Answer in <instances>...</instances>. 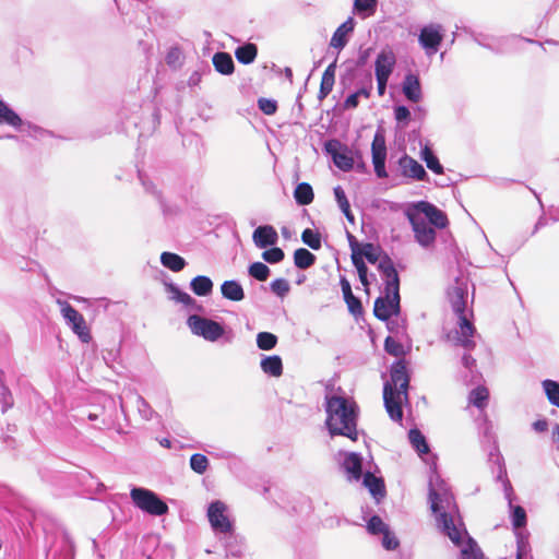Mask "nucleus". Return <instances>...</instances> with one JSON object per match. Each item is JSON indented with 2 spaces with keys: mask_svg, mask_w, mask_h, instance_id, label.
Here are the masks:
<instances>
[{
  "mask_svg": "<svg viewBox=\"0 0 559 559\" xmlns=\"http://www.w3.org/2000/svg\"><path fill=\"white\" fill-rule=\"evenodd\" d=\"M429 501L432 512L437 515L438 526L454 545L461 547L463 558L484 559L476 543L467 535L449 487L435 471L429 477Z\"/></svg>",
  "mask_w": 559,
  "mask_h": 559,
  "instance_id": "1",
  "label": "nucleus"
},
{
  "mask_svg": "<svg viewBox=\"0 0 559 559\" xmlns=\"http://www.w3.org/2000/svg\"><path fill=\"white\" fill-rule=\"evenodd\" d=\"M325 411V425L331 436L357 440V406L354 402L344 396H326Z\"/></svg>",
  "mask_w": 559,
  "mask_h": 559,
  "instance_id": "2",
  "label": "nucleus"
},
{
  "mask_svg": "<svg viewBox=\"0 0 559 559\" xmlns=\"http://www.w3.org/2000/svg\"><path fill=\"white\" fill-rule=\"evenodd\" d=\"M468 296V282L465 277L456 278L454 284L448 290V297L452 306L453 312L457 316V325L453 334V341L456 345L472 349L475 342L472 336L475 333V328L468 318L466 310Z\"/></svg>",
  "mask_w": 559,
  "mask_h": 559,
  "instance_id": "3",
  "label": "nucleus"
},
{
  "mask_svg": "<svg viewBox=\"0 0 559 559\" xmlns=\"http://www.w3.org/2000/svg\"><path fill=\"white\" fill-rule=\"evenodd\" d=\"M378 269L385 283V296L376 299L373 312L378 319L385 321L400 311V280L390 259L380 260Z\"/></svg>",
  "mask_w": 559,
  "mask_h": 559,
  "instance_id": "4",
  "label": "nucleus"
},
{
  "mask_svg": "<svg viewBox=\"0 0 559 559\" xmlns=\"http://www.w3.org/2000/svg\"><path fill=\"white\" fill-rule=\"evenodd\" d=\"M408 383L406 367L402 362L394 364L391 369V381L383 388L384 406L394 421H401L403 418L402 405L407 402Z\"/></svg>",
  "mask_w": 559,
  "mask_h": 559,
  "instance_id": "5",
  "label": "nucleus"
},
{
  "mask_svg": "<svg viewBox=\"0 0 559 559\" xmlns=\"http://www.w3.org/2000/svg\"><path fill=\"white\" fill-rule=\"evenodd\" d=\"M130 496L133 503L148 514L163 515L168 512L167 504L148 489L134 487L131 489Z\"/></svg>",
  "mask_w": 559,
  "mask_h": 559,
  "instance_id": "6",
  "label": "nucleus"
},
{
  "mask_svg": "<svg viewBox=\"0 0 559 559\" xmlns=\"http://www.w3.org/2000/svg\"><path fill=\"white\" fill-rule=\"evenodd\" d=\"M56 302L60 307V312L66 320V323L71 328L73 333H75L83 343H88L92 340V336L84 317L68 301L57 299Z\"/></svg>",
  "mask_w": 559,
  "mask_h": 559,
  "instance_id": "7",
  "label": "nucleus"
},
{
  "mask_svg": "<svg viewBox=\"0 0 559 559\" xmlns=\"http://www.w3.org/2000/svg\"><path fill=\"white\" fill-rule=\"evenodd\" d=\"M191 332L204 340L215 342L224 335V328L216 321L197 314L190 316L187 321Z\"/></svg>",
  "mask_w": 559,
  "mask_h": 559,
  "instance_id": "8",
  "label": "nucleus"
},
{
  "mask_svg": "<svg viewBox=\"0 0 559 559\" xmlns=\"http://www.w3.org/2000/svg\"><path fill=\"white\" fill-rule=\"evenodd\" d=\"M406 216L412 225L417 242L423 247H429L436 240V230L431 227L420 213L409 207Z\"/></svg>",
  "mask_w": 559,
  "mask_h": 559,
  "instance_id": "9",
  "label": "nucleus"
},
{
  "mask_svg": "<svg viewBox=\"0 0 559 559\" xmlns=\"http://www.w3.org/2000/svg\"><path fill=\"white\" fill-rule=\"evenodd\" d=\"M207 518L212 528L219 533H230L233 531V522L227 514V506L216 500L209 506Z\"/></svg>",
  "mask_w": 559,
  "mask_h": 559,
  "instance_id": "10",
  "label": "nucleus"
},
{
  "mask_svg": "<svg viewBox=\"0 0 559 559\" xmlns=\"http://www.w3.org/2000/svg\"><path fill=\"white\" fill-rule=\"evenodd\" d=\"M324 148L331 155L336 167L343 171H348L354 166L352 151L337 140H330L324 144Z\"/></svg>",
  "mask_w": 559,
  "mask_h": 559,
  "instance_id": "11",
  "label": "nucleus"
},
{
  "mask_svg": "<svg viewBox=\"0 0 559 559\" xmlns=\"http://www.w3.org/2000/svg\"><path fill=\"white\" fill-rule=\"evenodd\" d=\"M442 40L443 27L440 24H429L424 26L418 36V41L428 56L438 51Z\"/></svg>",
  "mask_w": 559,
  "mask_h": 559,
  "instance_id": "12",
  "label": "nucleus"
},
{
  "mask_svg": "<svg viewBox=\"0 0 559 559\" xmlns=\"http://www.w3.org/2000/svg\"><path fill=\"white\" fill-rule=\"evenodd\" d=\"M372 164L374 173L379 178H386L388 173L385 170L386 159V145L385 138L381 130H378L373 136L371 144Z\"/></svg>",
  "mask_w": 559,
  "mask_h": 559,
  "instance_id": "13",
  "label": "nucleus"
},
{
  "mask_svg": "<svg viewBox=\"0 0 559 559\" xmlns=\"http://www.w3.org/2000/svg\"><path fill=\"white\" fill-rule=\"evenodd\" d=\"M415 212L420 213L425 219L437 228H444L448 225L447 215L433 204L419 201L411 206Z\"/></svg>",
  "mask_w": 559,
  "mask_h": 559,
  "instance_id": "14",
  "label": "nucleus"
},
{
  "mask_svg": "<svg viewBox=\"0 0 559 559\" xmlns=\"http://www.w3.org/2000/svg\"><path fill=\"white\" fill-rule=\"evenodd\" d=\"M396 58L391 49H383L374 62L376 78L389 79L394 70Z\"/></svg>",
  "mask_w": 559,
  "mask_h": 559,
  "instance_id": "15",
  "label": "nucleus"
},
{
  "mask_svg": "<svg viewBox=\"0 0 559 559\" xmlns=\"http://www.w3.org/2000/svg\"><path fill=\"white\" fill-rule=\"evenodd\" d=\"M252 239L258 248L264 249L274 246L278 241V235L273 226L264 225L253 231Z\"/></svg>",
  "mask_w": 559,
  "mask_h": 559,
  "instance_id": "16",
  "label": "nucleus"
},
{
  "mask_svg": "<svg viewBox=\"0 0 559 559\" xmlns=\"http://www.w3.org/2000/svg\"><path fill=\"white\" fill-rule=\"evenodd\" d=\"M400 167L404 176L414 178L417 180H424L427 177V173L424 167L414 158L409 156H403L400 158Z\"/></svg>",
  "mask_w": 559,
  "mask_h": 559,
  "instance_id": "17",
  "label": "nucleus"
},
{
  "mask_svg": "<svg viewBox=\"0 0 559 559\" xmlns=\"http://www.w3.org/2000/svg\"><path fill=\"white\" fill-rule=\"evenodd\" d=\"M355 21L353 17H348L343 24H341L334 32L330 45L333 48L342 49L347 44V36L354 31Z\"/></svg>",
  "mask_w": 559,
  "mask_h": 559,
  "instance_id": "18",
  "label": "nucleus"
},
{
  "mask_svg": "<svg viewBox=\"0 0 559 559\" xmlns=\"http://www.w3.org/2000/svg\"><path fill=\"white\" fill-rule=\"evenodd\" d=\"M403 94L408 100L413 103H418L421 100V86L417 75L407 74L405 76L403 82Z\"/></svg>",
  "mask_w": 559,
  "mask_h": 559,
  "instance_id": "19",
  "label": "nucleus"
},
{
  "mask_svg": "<svg viewBox=\"0 0 559 559\" xmlns=\"http://www.w3.org/2000/svg\"><path fill=\"white\" fill-rule=\"evenodd\" d=\"M342 465L349 479L358 480L361 477V456L359 454L345 453Z\"/></svg>",
  "mask_w": 559,
  "mask_h": 559,
  "instance_id": "20",
  "label": "nucleus"
},
{
  "mask_svg": "<svg viewBox=\"0 0 559 559\" xmlns=\"http://www.w3.org/2000/svg\"><path fill=\"white\" fill-rule=\"evenodd\" d=\"M222 295L229 300L240 301L245 298L242 286L237 281H225L221 286Z\"/></svg>",
  "mask_w": 559,
  "mask_h": 559,
  "instance_id": "21",
  "label": "nucleus"
},
{
  "mask_svg": "<svg viewBox=\"0 0 559 559\" xmlns=\"http://www.w3.org/2000/svg\"><path fill=\"white\" fill-rule=\"evenodd\" d=\"M264 373L272 377H280L283 373V362L280 356H265L260 362Z\"/></svg>",
  "mask_w": 559,
  "mask_h": 559,
  "instance_id": "22",
  "label": "nucleus"
},
{
  "mask_svg": "<svg viewBox=\"0 0 559 559\" xmlns=\"http://www.w3.org/2000/svg\"><path fill=\"white\" fill-rule=\"evenodd\" d=\"M340 284L349 311L354 314L361 312V304L359 299L353 295L349 282L345 277H342Z\"/></svg>",
  "mask_w": 559,
  "mask_h": 559,
  "instance_id": "23",
  "label": "nucleus"
},
{
  "mask_svg": "<svg viewBox=\"0 0 559 559\" xmlns=\"http://www.w3.org/2000/svg\"><path fill=\"white\" fill-rule=\"evenodd\" d=\"M362 484L370 493L376 498H382L384 496V484L381 478L376 477L373 474L367 472L364 475Z\"/></svg>",
  "mask_w": 559,
  "mask_h": 559,
  "instance_id": "24",
  "label": "nucleus"
},
{
  "mask_svg": "<svg viewBox=\"0 0 559 559\" xmlns=\"http://www.w3.org/2000/svg\"><path fill=\"white\" fill-rule=\"evenodd\" d=\"M213 64L222 74L228 75L234 72V61L227 52H216L213 57Z\"/></svg>",
  "mask_w": 559,
  "mask_h": 559,
  "instance_id": "25",
  "label": "nucleus"
},
{
  "mask_svg": "<svg viewBox=\"0 0 559 559\" xmlns=\"http://www.w3.org/2000/svg\"><path fill=\"white\" fill-rule=\"evenodd\" d=\"M335 70L336 64L335 62L331 63L323 72L322 79H321V85H320V97H326L334 85L335 80Z\"/></svg>",
  "mask_w": 559,
  "mask_h": 559,
  "instance_id": "26",
  "label": "nucleus"
},
{
  "mask_svg": "<svg viewBox=\"0 0 559 559\" xmlns=\"http://www.w3.org/2000/svg\"><path fill=\"white\" fill-rule=\"evenodd\" d=\"M191 289L198 296H207L213 289V282L207 276L199 275L190 283Z\"/></svg>",
  "mask_w": 559,
  "mask_h": 559,
  "instance_id": "27",
  "label": "nucleus"
},
{
  "mask_svg": "<svg viewBox=\"0 0 559 559\" xmlns=\"http://www.w3.org/2000/svg\"><path fill=\"white\" fill-rule=\"evenodd\" d=\"M160 262L165 267L173 272H179L186 266L185 259L173 252H163L160 255Z\"/></svg>",
  "mask_w": 559,
  "mask_h": 559,
  "instance_id": "28",
  "label": "nucleus"
},
{
  "mask_svg": "<svg viewBox=\"0 0 559 559\" xmlns=\"http://www.w3.org/2000/svg\"><path fill=\"white\" fill-rule=\"evenodd\" d=\"M2 123L19 128L22 126V119L0 99V124Z\"/></svg>",
  "mask_w": 559,
  "mask_h": 559,
  "instance_id": "29",
  "label": "nucleus"
},
{
  "mask_svg": "<svg viewBox=\"0 0 559 559\" xmlns=\"http://www.w3.org/2000/svg\"><path fill=\"white\" fill-rule=\"evenodd\" d=\"M258 53V49L253 44H247L236 49L235 56L237 60L243 64L253 62Z\"/></svg>",
  "mask_w": 559,
  "mask_h": 559,
  "instance_id": "30",
  "label": "nucleus"
},
{
  "mask_svg": "<svg viewBox=\"0 0 559 559\" xmlns=\"http://www.w3.org/2000/svg\"><path fill=\"white\" fill-rule=\"evenodd\" d=\"M420 157L431 171L438 175L443 173V167L441 166L439 159L435 156L433 152L428 145H425L421 148Z\"/></svg>",
  "mask_w": 559,
  "mask_h": 559,
  "instance_id": "31",
  "label": "nucleus"
},
{
  "mask_svg": "<svg viewBox=\"0 0 559 559\" xmlns=\"http://www.w3.org/2000/svg\"><path fill=\"white\" fill-rule=\"evenodd\" d=\"M294 197L296 202L300 205L310 204L313 200V191L311 186L306 182L299 183L295 189Z\"/></svg>",
  "mask_w": 559,
  "mask_h": 559,
  "instance_id": "32",
  "label": "nucleus"
},
{
  "mask_svg": "<svg viewBox=\"0 0 559 559\" xmlns=\"http://www.w3.org/2000/svg\"><path fill=\"white\" fill-rule=\"evenodd\" d=\"M294 261L297 267L308 269L314 263L316 257L307 249L299 248L294 253Z\"/></svg>",
  "mask_w": 559,
  "mask_h": 559,
  "instance_id": "33",
  "label": "nucleus"
},
{
  "mask_svg": "<svg viewBox=\"0 0 559 559\" xmlns=\"http://www.w3.org/2000/svg\"><path fill=\"white\" fill-rule=\"evenodd\" d=\"M408 439H409V442L412 443V445L414 447V449L418 452V454L423 455V454L428 453V451H429L428 444L426 442L425 437L423 436V433L419 430L412 429L408 432Z\"/></svg>",
  "mask_w": 559,
  "mask_h": 559,
  "instance_id": "34",
  "label": "nucleus"
},
{
  "mask_svg": "<svg viewBox=\"0 0 559 559\" xmlns=\"http://www.w3.org/2000/svg\"><path fill=\"white\" fill-rule=\"evenodd\" d=\"M488 397V390L485 386H478L471 391L468 400L471 404L481 409L487 405Z\"/></svg>",
  "mask_w": 559,
  "mask_h": 559,
  "instance_id": "35",
  "label": "nucleus"
},
{
  "mask_svg": "<svg viewBox=\"0 0 559 559\" xmlns=\"http://www.w3.org/2000/svg\"><path fill=\"white\" fill-rule=\"evenodd\" d=\"M334 195H335V199L337 201V204H338L341 211L344 213L346 218L350 223H354V215L350 212L349 202H348L346 194H345L344 190L342 189V187L337 186L334 188Z\"/></svg>",
  "mask_w": 559,
  "mask_h": 559,
  "instance_id": "36",
  "label": "nucleus"
},
{
  "mask_svg": "<svg viewBox=\"0 0 559 559\" xmlns=\"http://www.w3.org/2000/svg\"><path fill=\"white\" fill-rule=\"evenodd\" d=\"M354 9L362 17L370 16L376 12L377 0H355Z\"/></svg>",
  "mask_w": 559,
  "mask_h": 559,
  "instance_id": "37",
  "label": "nucleus"
},
{
  "mask_svg": "<svg viewBox=\"0 0 559 559\" xmlns=\"http://www.w3.org/2000/svg\"><path fill=\"white\" fill-rule=\"evenodd\" d=\"M167 292L170 294V298L177 302H181L186 306L193 305L195 300L187 293L181 292L176 285L168 284Z\"/></svg>",
  "mask_w": 559,
  "mask_h": 559,
  "instance_id": "38",
  "label": "nucleus"
},
{
  "mask_svg": "<svg viewBox=\"0 0 559 559\" xmlns=\"http://www.w3.org/2000/svg\"><path fill=\"white\" fill-rule=\"evenodd\" d=\"M277 344V336L270 332H260L257 335V345L262 350L273 349Z\"/></svg>",
  "mask_w": 559,
  "mask_h": 559,
  "instance_id": "39",
  "label": "nucleus"
},
{
  "mask_svg": "<svg viewBox=\"0 0 559 559\" xmlns=\"http://www.w3.org/2000/svg\"><path fill=\"white\" fill-rule=\"evenodd\" d=\"M543 388L549 402L559 407V383L554 380H545Z\"/></svg>",
  "mask_w": 559,
  "mask_h": 559,
  "instance_id": "40",
  "label": "nucleus"
},
{
  "mask_svg": "<svg viewBox=\"0 0 559 559\" xmlns=\"http://www.w3.org/2000/svg\"><path fill=\"white\" fill-rule=\"evenodd\" d=\"M0 405L2 413H5L13 405V396L10 390L3 385V371L0 370Z\"/></svg>",
  "mask_w": 559,
  "mask_h": 559,
  "instance_id": "41",
  "label": "nucleus"
},
{
  "mask_svg": "<svg viewBox=\"0 0 559 559\" xmlns=\"http://www.w3.org/2000/svg\"><path fill=\"white\" fill-rule=\"evenodd\" d=\"M248 273L253 278L263 282L267 280L270 275V269L262 262H254L249 266Z\"/></svg>",
  "mask_w": 559,
  "mask_h": 559,
  "instance_id": "42",
  "label": "nucleus"
},
{
  "mask_svg": "<svg viewBox=\"0 0 559 559\" xmlns=\"http://www.w3.org/2000/svg\"><path fill=\"white\" fill-rule=\"evenodd\" d=\"M301 239L307 246H309L313 250H318L321 248V239L319 234H317L310 228H307L302 231Z\"/></svg>",
  "mask_w": 559,
  "mask_h": 559,
  "instance_id": "43",
  "label": "nucleus"
},
{
  "mask_svg": "<svg viewBox=\"0 0 559 559\" xmlns=\"http://www.w3.org/2000/svg\"><path fill=\"white\" fill-rule=\"evenodd\" d=\"M207 465H209V460L203 454L197 453V454H193L190 459V466L198 474H203L206 471Z\"/></svg>",
  "mask_w": 559,
  "mask_h": 559,
  "instance_id": "44",
  "label": "nucleus"
},
{
  "mask_svg": "<svg viewBox=\"0 0 559 559\" xmlns=\"http://www.w3.org/2000/svg\"><path fill=\"white\" fill-rule=\"evenodd\" d=\"M289 289V283L284 278H276L271 283V290L278 297H285Z\"/></svg>",
  "mask_w": 559,
  "mask_h": 559,
  "instance_id": "45",
  "label": "nucleus"
},
{
  "mask_svg": "<svg viewBox=\"0 0 559 559\" xmlns=\"http://www.w3.org/2000/svg\"><path fill=\"white\" fill-rule=\"evenodd\" d=\"M360 257H365L370 263H376L379 260V252L372 243H366L358 252Z\"/></svg>",
  "mask_w": 559,
  "mask_h": 559,
  "instance_id": "46",
  "label": "nucleus"
},
{
  "mask_svg": "<svg viewBox=\"0 0 559 559\" xmlns=\"http://www.w3.org/2000/svg\"><path fill=\"white\" fill-rule=\"evenodd\" d=\"M512 524L514 527L519 528L525 525L526 523V513L522 507H512Z\"/></svg>",
  "mask_w": 559,
  "mask_h": 559,
  "instance_id": "47",
  "label": "nucleus"
},
{
  "mask_svg": "<svg viewBox=\"0 0 559 559\" xmlns=\"http://www.w3.org/2000/svg\"><path fill=\"white\" fill-rule=\"evenodd\" d=\"M367 528L371 534H383L388 531L386 524L377 515L369 520Z\"/></svg>",
  "mask_w": 559,
  "mask_h": 559,
  "instance_id": "48",
  "label": "nucleus"
},
{
  "mask_svg": "<svg viewBox=\"0 0 559 559\" xmlns=\"http://www.w3.org/2000/svg\"><path fill=\"white\" fill-rule=\"evenodd\" d=\"M262 258L269 263H278L284 259V252L281 248H272L262 253Z\"/></svg>",
  "mask_w": 559,
  "mask_h": 559,
  "instance_id": "49",
  "label": "nucleus"
},
{
  "mask_svg": "<svg viewBox=\"0 0 559 559\" xmlns=\"http://www.w3.org/2000/svg\"><path fill=\"white\" fill-rule=\"evenodd\" d=\"M352 261L355 267L357 269L359 277H364L365 275H367L368 269L360 254L355 250L354 254H352Z\"/></svg>",
  "mask_w": 559,
  "mask_h": 559,
  "instance_id": "50",
  "label": "nucleus"
},
{
  "mask_svg": "<svg viewBox=\"0 0 559 559\" xmlns=\"http://www.w3.org/2000/svg\"><path fill=\"white\" fill-rule=\"evenodd\" d=\"M259 108L265 115H273L276 111L277 106L274 100L261 98V99H259Z\"/></svg>",
  "mask_w": 559,
  "mask_h": 559,
  "instance_id": "51",
  "label": "nucleus"
},
{
  "mask_svg": "<svg viewBox=\"0 0 559 559\" xmlns=\"http://www.w3.org/2000/svg\"><path fill=\"white\" fill-rule=\"evenodd\" d=\"M138 408H139L141 416L144 419L150 420L152 418L153 409L142 397H139V400H138Z\"/></svg>",
  "mask_w": 559,
  "mask_h": 559,
  "instance_id": "52",
  "label": "nucleus"
},
{
  "mask_svg": "<svg viewBox=\"0 0 559 559\" xmlns=\"http://www.w3.org/2000/svg\"><path fill=\"white\" fill-rule=\"evenodd\" d=\"M382 545L385 549L393 550L399 546V540L388 530L383 533Z\"/></svg>",
  "mask_w": 559,
  "mask_h": 559,
  "instance_id": "53",
  "label": "nucleus"
},
{
  "mask_svg": "<svg viewBox=\"0 0 559 559\" xmlns=\"http://www.w3.org/2000/svg\"><path fill=\"white\" fill-rule=\"evenodd\" d=\"M384 347L389 354L394 356H399L402 353L400 344L396 343L392 337H386Z\"/></svg>",
  "mask_w": 559,
  "mask_h": 559,
  "instance_id": "54",
  "label": "nucleus"
},
{
  "mask_svg": "<svg viewBox=\"0 0 559 559\" xmlns=\"http://www.w3.org/2000/svg\"><path fill=\"white\" fill-rule=\"evenodd\" d=\"M394 116L399 122L408 121L411 111L405 106H397L394 109Z\"/></svg>",
  "mask_w": 559,
  "mask_h": 559,
  "instance_id": "55",
  "label": "nucleus"
},
{
  "mask_svg": "<svg viewBox=\"0 0 559 559\" xmlns=\"http://www.w3.org/2000/svg\"><path fill=\"white\" fill-rule=\"evenodd\" d=\"M462 364L466 369L472 370L476 366V360L468 354L462 357Z\"/></svg>",
  "mask_w": 559,
  "mask_h": 559,
  "instance_id": "56",
  "label": "nucleus"
},
{
  "mask_svg": "<svg viewBox=\"0 0 559 559\" xmlns=\"http://www.w3.org/2000/svg\"><path fill=\"white\" fill-rule=\"evenodd\" d=\"M358 99H359V96L354 93V94H350L346 99H345V107L346 108H355L357 107L358 105Z\"/></svg>",
  "mask_w": 559,
  "mask_h": 559,
  "instance_id": "57",
  "label": "nucleus"
},
{
  "mask_svg": "<svg viewBox=\"0 0 559 559\" xmlns=\"http://www.w3.org/2000/svg\"><path fill=\"white\" fill-rule=\"evenodd\" d=\"M533 428L534 430H536L537 432H544L547 430L548 428V423L547 420L543 419V420H537L533 424Z\"/></svg>",
  "mask_w": 559,
  "mask_h": 559,
  "instance_id": "58",
  "label": "nucleus"
},
{
  "mask_svg": "<svg viewBox=\"0 0 559 559\" xmlns=\"http://www.w3.org/2000/svg\"><path fill=\"white\" fill-rule=\"evenodd\" d=\"M378 83V93L380 96H383L385 93L386 84L389 79L376 78Z\"/></svg>",
  "mask_w": 559,
  "mask_h": 559,
  "instance_id": "59",
  "label": "nucleus"
},
{
  "mask_svg": "<svg viewBox=\"0 0 559 559\" xmlns=\"http://www.w3.org/2000/svg\"><path fill=\"white\" fill-rule=\"evenodd\" d=\"M347 238H348V241H349V246H350V249H352V254H354V250L359 252V245L356 240V238L352 235V234H347Z\"/></svg>",
  "mask_w": 559,
  "mask_h": 559,
  "instance_id": "60",
  "label": "nucleus"
},
{
  "mask_svg": "<svg viewBox=\"0 0 559 559\" xmlns=\"http://www.w3.org/2000/svg\"><path fill=\"white\" fill-rule=\"evenodd\" d=\"M359 97L368 98L370 95V88H360L356 92Z\"/></svg>",
  "mask_w": 559,
  "mask_h": 559,
  "instance_id": "61",
  "label": "nucleus"
},
{
  "mask_svg": "<svg viewBox=\"0 0 559 559\" xmlns=\"http://www.w3.org/2000/svg\"><path fill=\"white\" fill-rule=\"evenodd\" d=\"M552 441L559 443V426H556L552 430Z\"/></svg>",
  "mask_w": 559,
  "mask_h": 559,
  "instance_id": "62",
  "label": "nucleus"
},
{
  "mask_svg": "<svg viewBox=\"0 0 559 559\" xmlns=\"http://www.w3.org/2000/svg\"><path fill=\"white\" fill-rule=\"evenodd\" d=\"M285 78L292 83L293 82V71L290 68H285L284 70Z\"/></svg>",
  "mask_w": 559,
  "mask_h": 559,
  "instance_id": "63",
  "label": "nucleus"
},
{
  "mask_svg": "<svg viewBox=\"0 0 559 559\" xmlns=\"http://www.w3.org/2000/svg\"><path fill=\"white\" fill-rule=\"evenodd\" d=\"M503 477H506V469H504V466L502 464L499 465V475H498V478L502 479Z\"/></svg>",
  "mask_w": 559,
  "mask_h": 559,
  "instance_id": "64",
  "label": "nucleus"
}]
</instances>
